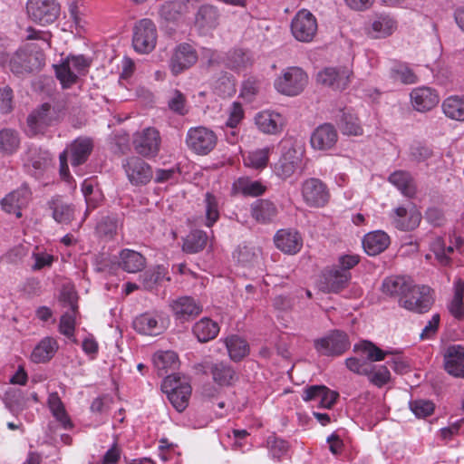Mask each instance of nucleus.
<instances>
[{
	"mask_svg": "<svg viewBox=\"0 0 464 464\" xmlns=\"http://www.w3.org/2000/svg\"><path fill=\"white\" fill-rule=\"evenodd\" d=\"M275 243L277 248L287 254H295L302 247V238L296 231L285 229L277 231Z\"/></svg>",
	"mask_w": 464,
	"mask_h": 464,
	"instance_id": "nucleus-30",
	"label": "nucleus"
},
{
	"mask_svg": "<svg viewBox=\"0 0 464 464\" xmlns=\"http://www.w3.org/2000/svg\"><path fill=\"white\" fill-rule=\"evenodd\" d=\"M302 198L310 208H324L329 202L330 192L327 186L319 179L309 178L301 186Z\"/></svg>",
	"mask_w": 464,
	"mask_h": 464,
	"instance_id": "nucleus-6",
	"label": "nucleus"
},
{
	"mask_svg": "<svg viewBox=\"0 0 464 464\" xmlns=\"http://www.w3.org/2000/svg\"><path fill=\"white\" fill-rule=\"evenodd\" d=\"M164 277L165 272L161 266L148 270L140 276L142 287L146 290H152Z\"/></svg>",
	"mask_w": 464,
	"mask_h": 464,
	"instance_id": "nucleus-55",
	"label": "nucleus"
},
{
	"mask_svg": "<svg viewBox=\"0 0 464 464\" xmlns=\"http://www.w3.org/2000/svg\"><path fill=\"white\" fill-rule=\"evenodd\" d=\"M410 409L418 418H425L433 413L435 405L429 400H415L410 402Z\"/></svg>",
	"mask_w": 464,
	"mask_h": 464,
	"instance_id": "nucleus-58",
	"label": "nucleus"
},
{
	"mask_svg": "<svg viewBox=\"0 0 464 464\" xmlns=\"http://www.w3.org/2000/svg\"><path fill=\"white\" fill-rule=\"evenodd\" d=\"M92 61L82 54L70 55L61 64L55 65V74L64 88L75 83L78 75L87 73Z\"/></svg>",
	"mask_w": 464,
	"mask_h": 464,
	"instance_id": "nucleus-1",
	"label": "nucleus"
},
{
	"mask_svg": "<svg viewBox=\"0 0 464 464\" xmlns=\"http://www.w3.org/2000/svg\"><path fill=\"white\" fill-rule=\"evenodd\" d=\"M188 11V5L184 1L174 0L163 3L159 9L160 16L167 22L179 19Z\"/></svg>",
	"mask_w": 464,
	"mask_h": 464,
	"instance_id": "nucleus-44",
	"label": "nucleus"
},
{
	"mask_svg": "<svg viewBox=\"0 0 464 464\" xmlns=\"http://www.w3.org/2000/svg\"><path fill=\"white\" fill-rule=\"evenodd\" d=\"M157 27L150 19L140 20L133 28L132 45L140 53H149L156 46Z\"/></svg>",
	"mask_w": 464,
	"mask_h": 464,
	"instance_id": "nucleus-5",
	"label": "nucleus"
},
{
	"mask_svg": "<svg viewBox=\"0 0 464 464\" xmlns=\"http://www.w3.org/2000/svg\"><path fill=\"white\" fill-rule=\"evenodd\" d=\"M317 28L315 16L305 9L300 10L291 23V32L294 37L303 43L313 41L317 33Z\"/></svg>",
	"mask_w": 464,
	"mask_h": 464,
	"instance_id": "nucleus-9",
	"label": "nucleus"
},
{
	"mask_svg": "<svg viewBox=\"0 0 464 464\" xmlns=\"http://www.w3.org/2000/svg\"><path fill=\"white\" fill-rule=\"evenodd\" d=\"M226 347L230 359L234 362H240L249 353L247 342L237 336L231 335L225 339Z\"/></svg>",
	"mask_w": 464,
	"mask_h": 464,
	"instance_id": "nucleus-43",
	"label": "nucleus"
},
{
	"mask_svg": "<svg viewBox=\"0 0 464 464\" xmlns=\"http://www.w3.org/2000/svg\"><path fill=\"white\" fill-rule=\"evenodd\" d=\"M390 245V237L383 231L366 234L362 239V246L369 256H376L383 252Z\"/></svg>",
	"mask_w": 464,
	"mask_h": 464,
	"instance_id": "nucleus-31",
	"label": "nucleus"
},
{
	"mask_svg": "<svg viewBox=\"0 0 464 464\" xmlns=\"http://www.w3.org/2000/svg\"><path fill=\"white\" fill-rule=\"evenodd\" d=\"M389 181L408 198H412L416 193V186L413 179L407 171H394L390 175Z\"/></svg>",
	"mask_w": 464,
	"mask_h": 464,
	"instance_id": "nucleus-42",
	"label": "nucleus"
},
{
	"mask_svg": "<svg viewBox=\"0 0 464 464\" xmlns=\"http://www.w3.org/2000/svg\"><path fill=\"white\" fill-rule=\"evenodd\" d=\"M217 140L214 131L205 127L190 128L186 137L188 147L199 155L209 153L216 147Z\"/></svg>",
	"mask_w": 464,
	"mask_h": 464,
	"instance_id": "nucleus-10",
	"label": "nucleus"
},
{
	"mask_svg": "<svg viewBox=\"0 0 464 464\" xmlns=\"http://www.w3.org/2000/svg\"><path fill=\"white\" fill-rule=\"evenodd\" d=\"M14 109V92L11 87L0 88V112L10 113Z\"/></svg>",
	"mask_w": 464,
	"mask_h": 464,
	"instance_id": "nucleus-62",
	"label": "nucleus"
},
{
	"mask_svg": "<svg viewBox=\"0 0 464 464\" xmlns=\"http://www.w3.org/2000/svg\"><path fill=\"white\" fill-rule=\"evenodd\" d=\"M153 364L158 374L162 376L168 373L169 370H176L179 366V358L172 351L158 352L153 356Z\"/></svg>",
	"mask_w": 464,
	"mask_h": 464,
	"instance_id": "nucleus-41",
	"label": "nucleus"
},
{
	"mask_svg": "<svg viewBox=\"0 0 464 464\" xmlns=\"http://www.w3.org/2000/svg\"><path fill=\"white\" fill-rule=\"evenodd\" d=\"M93 149V141L87 137L75 139L69 146L68 156L72 167L80 166L86 162Z\"/></svg>",
	"mask_w": 464,
	"mask_h": 464,
	"instance_id": "nucleus-23",
	"label": "nucleus"
},
{
	"mask_svg": "<svg viewBox=\"0 0 464 464\" xmlns=\"http://www.w3.org/2000/svg\"><path fill=\"white\" fill-rule=\"evenodd\" d=\"M213 381L220 386H229L237 379L236 371L227 362H217L208 366Z\"/></svg>",
	"mask_w": 464,
	"mask_h": 464,
	"instance_id": "nucleus-32",
	"label": "nucleus"
},
{
	"mask_svg": "<svg viewBox=\"0 0 464 464\" xmlns=\"http://www.w3.org/2000/svg\"><path fill=\"white\" fill-rule=\"evenodd\" d=\"M420 220L421 214L414 207L409 210L403 207H399L393 211L392 223L400 230H413L419 227Z\"/></svg>",
	"mask_w": 464,
	"mask_h": 464,
	"instance_id": "nucleus-21",
	"label": "nucleus"
},
{
	"mask_svg": "<svg viewBox=\"0 0 464 464\" xmlns=\"http://www.w3.org/2000/svg\"><path fill=\"white\" fill-rule=\"evenodd\" d=\"M20 146V136L14 129L0 130V152L13 154Z\"/></svg>",
	"mask_w": 464,
	"mask_h": 464,
	"instance_id": "nucleus-47",
	"label": "nucleus"
},
{
	"mask_svg": "<svg viewBox=\"0 0 464 464\" xmlns=\"http://www.w3.org/2000/svg\"><path fill=\"white\" fill-rule=\"evenodd\" d=\"M445 371L451 376L464 378V347L452 344L446 348L443 354Z\"/></svg>",
	"mask_w": 464,
	"mask_h": 464,
	"instance_id": "nucleus-17",
	"label": "nucleus"
},
{
	"mask_svg": "<svg viewBox=\"0 0 464 464\" xmlns=\"http://www.w3.org/2000/svg\"><path fill=\"white\" fill-rule=\"evenodd\" d=\"M276 213V205L268 199H257L251 204V216L258 223L270 222Z\"/></svg>",
	"mask_w": 464,
	"mask_h": 464,
	"instance_id": "nucleus-36",
	"label": "nucleus"
},
{
	"mask_svg": "<svg viewBox=\"0 0 464 464\" xmlns=\"http://www.w3.org/2000/svg\"><path fill=\"white\" fill-rule=\"evenodd\" d=\"M146 265L145 257L137 251L123 249L120 253L119 266L128 273L141 271Z\"/></svg>",
	"mask_w": 464,
	"mask_h": 464,
	"instance_id": "nucleus-35",
	"label": "nucleus"
},
{
	"mask_svg": "<svg viewBox=\"0 0 464 464\" xmlns=\"http://www.w3.org/2000/svg\"><path fill=\"white\" fill-rule=\"evenodd\" d=\"M338 126L344 135L357 136L362 133V129L358 118L350 111H342V116L339 120Z\"/></svg>",
	"mask_w": 464,
	"mask_h": 464,
	"instance_id": "nucleus-49",
	"label": "nucleus"
},
{
	"mask_svg": "<svg viewBox=\"0 0 464 464\" xmlns=\"http://www.w3.org/2000/svg\"><path fill=\"white\" fill-rule=\"evenodd\" d=\"M350 346L343 332L334 331L329 335L314 341L315 349L324 355H340Z\"/></svg>",
	"mask_w": 464,
	"mask_h": 464,
	"instance_id": "nucleus-15",
	"label": "nucleus"
},
{
	"mask_svg": "<svg viewBox=\"0 0 464 464\" xmlns=\"http://www.w3.org/2000/svg\"><path fill=\"white\" fill-rule=\"evenodd\" d=\"M59 118L60 113L54 107L49 103H44L28 115V131L31 135L44 133L48 127L57 122Z\"/></svg>",
	"mask_w": 464,
	"mask_h": 464,
	"instance_id": "nucleus-7",
	"label": "nucleus"
},
{
	"mask_svg": "<svg viewBox=\"0 0 464 464\" xmlns=\"http://www.w3.org/2000/svg\"><path fill=\"white\" fill-rule=\"evenodd\" d=\"M58 344L52 337L44 338L34 349L31 358L36 363H43L50 361L55 354Z\"/></svg>",
	"mask_w": 464,
	"mask_h": 464,
	"instance_id": "nucleus-38",
	"label": "nucleus"
},
{
	"mask_svg": "<svg viewBox=\"0 0 464 464\" xmlns=\"http://www.w3.org/2000/svg\"><path fill=\"white\" fill-rule=\"evenodd\" d=\"M337 139L338 134L334 127L330 123H324L313 131L310 142L314 149L326 150L335 145Z\"/></svg>",
	"mask_w": 464,
	"mask_h": 464,
	"instance_id": "nucleus-19",
	"label": "nucleus"
},
{
	"mask_svg": "<svg viewBox=\"0 0 464 464\" xmlns=\"http://www.w3.org/2000/svg\"><path fill=\"white\" fill-rule=\"evenodd\" d=\"M370 382L377 387L385 385L391 379V373L387 366L382 365L378 368L373 366L371 375H367Z\"/></svg>",
	"mask_w": 464,
	"mask_h": 464,
	"instance_id": "nucleus-63",
	"label": "nucleus"
},
{
	"mask_svg": "<svg viewBox=\"0 0 464 464\" xmlns=\"http://www.w3.org/2000/svg\"><path fill=\"white\" fill-rule=\"evenodd\" d=\"M397 28L396 21L389 14H380L366 28V34L372 39L386 38Z\"/></svg>",
	"mask_w": 464,
	"mask_h": 464,
	"instance_id": "nucleus-24",
	"label": "nucleus"
},
{
	"mask_svg": "<svg viewBox=\"0 0 464 464\" xmlns=\"http://www.w3.org/2000/svg\"><path fill=\"white\" fill-rule=\"evenodd\" d=\"M192 332L198 342L207 343L217 337L219 326L213 320L204 317L193 325Z\"/></svg>",
	"mask_w": 464,
	"mask_h": 464,
	"instance_id": "nucleus-37",
	"label": "nucleus"
},
{
	"mask_svg": "<svg viewBox=\"0 0 464 464\" xmlns=\"http://www.w3.org/2000/svg\"><path fill=\"white\" fill-rule=\"evenodd\" d=\"M198 61L196 50L188 44H180L173 51L169 66L174 75H178L194 65Z\"/></svg>",
	"mask_w": 464,
	"mask_h": 464,
	"instance_id": "nucleus-14",
	"label": "nucleus"
},
{
	"mask_svg": "<svg viewBox=\"0 0 464 464\" xmlns=\"http://www.w3.org/2000/svg\"><path fill=\"white\" fill-rule=\"evenodd\" d=\"M184 385H189L185 378L181 379L177 374H169L161 383V390L165 393L176 392Z\"/></svg>",
	"mask_w": 464,
	"mask_h": 464,
	"instance_id": "nucleus-64",
	"label": "nucleus"
},
{
	"mask_svg": "<svg viewBox=\"0 0 464 464\" xmlns=\"http://www.w3.org/2000/svg\"><path fill=\"white\" fill-rule=\"evenodd\" d=\"M169 108L175 113L185 115L188 112L186 108V97L179 90H173L168 101Z\"/></svg>",
	"mask_w": 464,
	"mask_h": 464,
	"instance_id": "nucleus-59",
	"label": "nucleus"
},
{
	"mask_svg": "<svg viewBox=\"0 0 464 464\" xmlns=\"http://www.w3.org/2000/svg\"><path fill=\"white\" fill-rule=\"evenodd\" d=\"M27 399L22 391L15 390L6 393L5 398V407L14 415L23 411L26 407Z\"/></svg>",
	"mask_w": 464,
	"mask_h": 464,
	"instance_id": "nucleus-51",
	"label": "nucleus"
},
{
	"mask_svg": "<svg viewBox=\"0 0 464 464\" xmlns=\"http://www.w3.org/2000/svg\"><path fill=\"white\" fill-rule=\"evenodd\" d=\"M51 154L38 148H32L28 151L25 163L28 172L35 178L41 177L51 166Z\"/></svg>",
	"mask_w": 464,
	"mask_h": 464,
	"instance_id": "nucleus-22",
	"label": "nucleus"
},
{
	"mask_svg": "<svg viewBox=\"0 0 464 464\" xmlns=\"http://www.w3.org/2000/svg\"><path fill=\"white\" fill-rule=\"evenodd\" d=\"M299 163V157L295 149L286 150L273 167L275 175L281 179L290 178L295 171Z\"/></svg>",
	"mask_w": 464,
	"mask_h": 464,
	"instance_id": "nucleus-27",
	"label": "nucleus"
},
{
	"mask_svg": "<svg viewBox=\"0 0 464 464\" xmlns=\"http://www.w3.org/2000/svg\"><path fill=\"white\" fill-rule=\"evenodd\" d=\"M218 11L210 5H204L199 7L195 18L196 25L201 30H209L215 28L218 24Z\"/></svg>",
	"mask_w": 464,
	"mask_h": 464,
	"instance_id": "nucleus-39",
	"label": "nucleus"
},
{
	"mask_svg": "<svg viewBox=\"0 0 464 464\" xmlns=\"http://www.w3.org/2000/svg\"><path fill=\"white\" fill-rule=\"evenodd\" d=\"M411 99L413 107L419 111L431 110L439 103V95L430 87H420L411 91Z\"/></svg>",
	"mask_w": 464,
	"mask_h": 464,
	"instance_id": "nucleus-25",
	"label": "nucleus"
},
{
	"mask_svg": "<svg viewBox=\"0 0 464 464\" xmlns=\"http://www.w3.org/2000/svg\"><path fill=\"white\" fill-rule=\"evenodd\" d=\"M170 307L176 319L181 322L193 319L202 311L200 305L190 296H182L173 300Z\"/></svg>",
	"mask_w": 464,
	"mask_h": 464,
	"instance_id": "nucleus-20",
	"label": "nucleus"
},
{
	"mask_svg": "<svg viewBox=\"0 0 464 464\" xmlns=\"http://www.w3.org/2000/svg\"><path fill=\"white\" fill-rule=\"evenodd\" d=\"M133 327L138 333L147 335H158L164 329L157 316L148 313L137 316L133 321Z\"/></svg>",
	"mask_w": 464,
	"mask_h": 464,
	"instance_id": "nucleus-33",
	"label": "nucleus"
},
{
	"mask_svg": "<svg viewBox=\"0 0 464 464\" xmlns=\"http://www.w3.org/2000/svg\"><path fill=\"white\" fill-rule=\"evenodd\" d=\"M204 202L206 208V225L208 227H212L219 218V200L212 193L207 192Z\"/></svg>",
	"mask_w": 464,
	"mask_h": 464,
	"instance_id": "nucleus-53",
	"label": "nucleus"
},
{
	"mask_svg": "<svg viewBox=\"0 0 464 464\" xmlns=\"http://www.w3.org/2000/svg\"><path fill=\"white\" fill-rule=\"evenodd\" d=\"M101 236L111 237L118 229V219L115 217L106 216L101 218L96 227Z\"/></svg>",
	"mask_w": 464,
	"mask_h": 464,
	"instance_id": "nucleus-60",
	"label": "nucleus"
},
{
	"mask_svg": "<svg viewBox=\"0 0 464 464\" xmlns=\"http://www.w3.org/2000/svg\"><path fill=\"white\" fill-rule=\"evenodd\" d=\"M76 313L77 311H65L61 316L59 330L67 337H71L74 334Z\"/></svg>",
	"mask_w": 464,
	"mask_h": 464,
	"instance_id": "nucleus-61",
	"label": "nucleus"
},
{
	"mask_svg": "<svg viewBox=\"0 0 464 464\" xmlns=\"http://www.w3.org/2000/svg\"><path fill=\"white\" fill-rule=\"evenodd\" d=\"M26 8L29 16L42 24L54 22L60 14L56 0H28Z\"/></svg>",
	"mask_w": 464,
	"mask_h": 464,
	"instance_id": "nucleus-11",
	"label": "nucleus"
},
{
	"mask_svg": "<svg viewBox=\"0 0 464 464\" xmlns=\"http://www.w3.org/2000/svg\"><path fill=\"white\" fill-rule=\"evenodd\" d=\"M31 190L26 185H22L16 190L10 192L2 201L3 209L17 218L22 217L21 209L27 206L31 199Z\"/></svg>",
	"mask_w": 464,
	"mask_h": 464,
	"instance_id": "nucleus-16",
	"label": "nucleus"
},
{
	"mask_svg": "<svg viewBox=\"0 0 464 464\" xmlns=\"http://www.w3.org/2000/svg\"><path fill=\"white\" fill-rule=\"evenodd\" d=\"M308 82V76L300 67H288L275 80V88L282 94L295 96Z\"/></svg>",
	"mask_w": 464,
	"mask_h": 464,
	"instance_id": "nucleus-3",
	"label": "nucleus"
},
{
	"mask_svg": "<svg viewBox=\"0 0 464 464\" xmlns=\"http://www.w3.org/2000/svg\"><path fill=\"white\" fill-rule=\"evenodd\" d=\"M255 124L261 132L276 135L283 130L285 118L282 114L275 111H262L256 115Z\"/></svg>",
	"mask_w": 464,
	"mask_h": 464,
	"instance_id": "nucleus-18",
	"label": "nucleus"
},
{
	"mask_svg": "<svg viewBox=\"0 0 464 464\" xmlns=\"http://www.w3.org/2000/svg\"><path fill=\"white\" fill-rule=\"evenodd\" d=\"M48 206L52 210V216L56 222L61 224H69L73 219V206L63 201L60 197L53 198L48 202Z\"/></svg>",
	"mask_w": 464,
	"mask_h": 464,
	"instance_id": "nucleus-34",
	"label": "nucleus"
},
{
	"mask_svg": "<svg viewBox=\"0 0 464 464\" xmlns=\"http://www.w3.org/2000/svg\"><path fill=\"white\" fill-rule=\"evenodd\" d=\"M235 189L244 196L258 197L262 195L266 188L259 180H253L249 178H239L234 183Z\"/></svg>",
	"mask_w": 464,
	"mask_h": 464,
	"instance_id": "nucleus-45",
	"label": "nucleus"
},
{
	"mask_svg": "<svg viewBox=\"0 0 464 464\" xmlns=\"http://www.w3.org/2000/svg\"><path fill=\"white\" fill-rule=\"evenodd\" d=\"M48 405L55 419L63 426L64 429L72 427V422L67 415L64 406L56 392L50 394Z\"/></svg>",
	"mask_w": 464,
	"mask_h": 464,
	"instance_id": "nucleus-48",
	"label": "nucleus"
},
{
	"mask_svg": "<svg viewBox=\"0 0 464 464\" xmlns=\"http://www.w3.org/2000/svg\"><path fill=\"white\" fill-rule=\"evenodd\" d=\"M433 290L426 285L413 284L408 294L400 300V306L416 314H425L434 304Z\"/></svg>",
	"mask_w": 464,
	"mask_h": 464,
	"instance_id": "nucleus-2",
	"label": "nucleus"
},
{
	"mask_svg": "<svg viewBox=\"0 0 464 464\" xmlns=\"http://www.w3.org/2000/svg\"><path fill=\"white\" fill-rule=\"evenodd\" d=\"M208 236L202 230L191 231L184 239L182 249L188 254H195L203 250L207 245Z\"/></svg>",
	"mask_w": 464,
	"mask_h": 464,
	"instance_id": "nucleus-46",
	"label": "nucleus"
},
{
	"mask_svg": "<svg viewBox=\"0 0 464 464\" xmlns=\"http://www.w3.org/2000/svg\"><path fill=\"white\" fill-rule=\"evenodd\" d=\"M354 349L357 351H362V353H366V360L370 362L371 363L372 362H379L382 361L386 354L390 353V352H385L377 347L374 343L369 341H363L358 345L354 346Z\"/></svg>",
	"mask_w": 464,
	"mask_h": 464,
	"instance_id": "nucleus-54",
	"label": "nucleus"
},
{
	"mask_svg": "<svg viewBox=\"0 0 464 464\" xmlns=\"http://www.w3.org/2000/svg\"><path fill=\"white\" fill-rule=\"evenodd\" d=\"M254 58L250 51L234 48L226 53L225 65L227 68L240 72L252 66Z\"/></svg>",
	"mask_w": 464,
	"mask_h": 464,
	"instance_id": "nucleus-28",
	"label": "nucleus"
},
{
	"mask_svg": "<svg viewBox=\"0 0 464 464\" xmlns=\"http://www.w3.org/2000/svg\"><path fill=\"white\" fill-rule=\"evenodd\" d=\"M122 168L130 183L136 187L147 185L153 178L151 166L137 156L127 158Z\"/></svg>",
	"mask_w": 464,
	"mask_h": 464,
	"instance_id": "nucleus-8",
	"label": "nucleus"
},
{
	"mask_svg": "<svg viewBox=\"0 0 464 464\" xmlns=\"http://www.w3.org/2000/svg\"><path fill=\"white\" fill-rule=\"evenodd\" d=\"M318 82L329 86L334 90L342 91L349 83L348 72L344 69L325 68L317 74Z\"/></svg>",
	"mask_w": 464,
	"mask_h": 464,
	"instance_id": "nucleus-26",
	"label": "nucleus"
},
{
	"mask_svg": "<svg viewBox=\"0 0 464 464\" xmlns=\"http://www.w3.org/2000/svg\"><path fill=\"white\" fill-rule=\"evenodd\" d=\"M267 447L272 457L276 459H280L286 455L289 450L288 442L276 436L267 438Z\"/></svg>",
	"mask_w": 464,
	"mask_h": 464,
	"instance_id": "nucleus-57",
	"label": "nucleus"
},
{
	"mask_svg": "<svg viewBox=\"0 0 464 464\" xmlns=\"http://www.w3.org/2000/svg\"><path fill=\"white\" fill-rule=\"evenodd\" d=\"M441 107L446 117L464 121V95H452L446 98Z\"/></svg>",
	"mask_w": 464,
	"mask_h": 464,
	"instance_id": "nucleus-40",
	"label": "nucleus"
},
{
	"mask_svg": "<svg viewBox=\"0 0 464 464\" xmlns=\"http://www.w3.org/2000/svg\"><path fill=\"white\" fill-rule=\"evenodd\" d=\"M173 407L178 411H182L188 406V399L191 394L190 385H184L179 390L166 393Z\"/></svg>",
	"mask_w": 464,
	"mask_h": 464,
	"instance_id": "nucleus-52",
	"label": "nucleus"
},
{
	"mask_svg": "<svg viewBox=\"0 0 464 464\" xmlns=\"http://www.w3.org/2000/svg\"><path fill=\"white\" fill-rule=\"evenodd\" d=\"M351 280V273L339 270L337 266L324 269L322 272L319 289L324 293H339L348 286Z\"/></svg>",
	"mask_w": 464,
	"mask_h": 464,
	"instance_id": "nucleus-12",
	"label": "nucleus"
},
{
	"mask_svg": "<svg viewBox=\"0 0 464 464\" xmlns=\"http://www.w3.org/2000/svg\"><path fill=\"white\" fill-rule=\"evenodd\" d=\"M346 367L353 372L360 375H371L373 365L365 358L350 357L345 360Z\"/></svg>",
	"mask_w": 464,
	"mask_h": 464,
	"instance_id": "nucleus-56",
	"label": "nucleus"
},
{
	"mask_svg": "<svg viewBox=\"0 0 464 464\" xmlns=\"http://www.w3.org/2000/svg\"><path fill=\"white\" fill-rule=\"evenodd\" d=\"M132 143L138 154L144 157H153L160 150V133L154 128H147L134 135Z\"/></svg>",
	"mask_w": 464,
	"mask_h": 464,
	"instance_id": "nucleus-13",
	"label": "nucleus"
},
{
	"mask_svg": "<svg viewBox=\"0 0 464 464\" xmlns=\"http://www.w3.org/2000/svg\"><path fill=\"white\" fill-rule=\"evenodd\" d=\"M270 148L257 149L244 158L245 165L253 169H264L269 160Z\"/></svg>",
	"mask_w": 464,
	"mask_h": 464,
	"instance_id": "nucleus-50",
	"label": "nucleus"
},
{
	"mask_svg": "<svg viewBox=\"0 0 464 464\" xmlns=\"http://www.w3.org/2000/svg\"><path fill=\"white\" fill-rule=\"evenodd\" d=\"M45 63L43 52L27 53L19 50L13 54L9 61V67L13 73L24 75L40 71Z\"/></svg>",
	"mask_w": 464,
	"mask_h": 464,
	"instance_id": "nucleus-4",
	"label": "nucleus"
},
{
	"mask_svg": "<svg viewBox=\"0 0 464 464\" xmlns=\"http://www.w3.org/2000/svg\"><path fill=\"white\" fill-rule=\"evenodd\" d=\"M413 285L411 278L405 276H389L384 279L382 289L385 295L398 297L399 301L406 295Z\"/></svg>",
	"mask_w": 464,
	"mask_h": 464,
	"instance_id": "nucleus-29",
	"label": "nucleus"
}]
</instances>
